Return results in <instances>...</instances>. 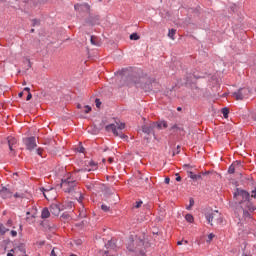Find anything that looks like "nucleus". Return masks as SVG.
Segmentation results:
<instances>
[{
  "mask_svg": "<svg viewBox=\"0 0 256 256\" xmlns=\"http://www.w3.org/2000/svg\"><path fill=\"white\" fill-rule=\"evenodd\" d=\"M233 195L237 207L243 211L244 219H251V213L256 209L251 202V194L247 190L237 188Z\"/></svg>",
  "mask_w": 256,
  "mask_h": 256,
  "instance_id": "f257e3e1",
  "label": "nucleus"
},
{
  "mask_svg": "<svg viewBox=\"0 0 256 256\" xmlns=\"http://www.w3.org/2000/svg\"><path fill=\"white\" fill-rule=\"evenodd\" d=\"M126 249L130 256H145V237L130 236L126 243Z\"/></svg>",
  "mask_w": 256,
  "mask_h": 256,
  "instance_id": "f03ea898",
  "label": "nucleus"
},
{
  "mask_svg": "<svg viewBox=\"0 0 256 256\" xmlns=\"http://www.w3.org/2000/svg\"><path fill=\"white\" fill-rule=\"evenodd\" d=\"M61 189L64 191V193H76L78 186L77 181L73 180V178H67L62 180L60 184Z\"/></svg>",
  "mask_w": 256,
  "mask_h": 256,
  "instance_id": "7ed1b4c3",
  "label": "nucleus"
},
{
  "mask_svg": "<svg viewBox=\"0 0 256 256\" xmlns=\"http://www.w3.org/2000/svg\"><path fill=\"white\" fill-rule=\"evenodd\" d=\"M123 129H125V123H116V124H109L106 126V131H112L116 137H120V139H125V134H123Z\"/></svg>",
  "mask_w": 256,
  "mask_h": 256,
  "instance_id": "20e7f679",
  "label": "nucleus"
},
{
  "mask_svg": "<svg viewBox=\"0 0 256 256\" xmlns=\"http://www.w3.org/2000/svg\"><path fill=\"white\" fill-rule=\"evenodd\" d=\"M206 220L210 225L214 223H223V219L221 218V213L215 210L213 212H208L205 214Z\"/></svg>",
  "mask_w": 256,
  "mask_h": 256,
  "instance_id": "39448f33",
  "label": "nucleus"
},
{
  "mask_svg": "<svg viewBox=\"0 0 256 256\" xmlns=\"http://www.w3.org/2000/svg\"><path fill=\"white\" fill-rule=\"evenodd\" d=\"M24 144L26 145V149H28V151H33V149L37 147V139L35 137L25 138Z\"/></svg>",
  "mask_w": 256,
  "mask_h": 256,
  "instance_id": "423d86ee",
  "label": "nucleus"
},
{
  "mask_svg": "<svg viewBox=\"0 0 256 256\" xmlns=\"http://www.w3.org/2000/svg\"><path fill=\"white\" fill-rule=\"evenodd\" d=\"M249 90L247 88H241L237 92L233 93V97H235L236 101H243L247 97Z\"/></svg>",
  "mask_w": 256,
  "mask_h": 256,
  "instance_id": "0eeeda50",
  "label": "nucleus"
},
{
  "mask_svg": "<svg viewBox=\"0 0 256 256\" xmlns=\"http://www.w3.org/2000/svg\"><path fill=\"white\" fill-rule=\"evenodd\" d=\"M7 141L9 150L11 151V153H13V155H15V149H17V138L13 136H8Z\"/></svg>",
  "mask_w": 256,
  "mask_h": 256,
  "instance_id": "6e6552de",
  "label": "nucleus"
},
{
  "mask_svg": "<svg viewBox=\"0 0 256 256\" xmlns=\"http://www.w3.org/2000/svg\"><path fill=\"white\" fill-rule=\"evenodd\" d=\"M74 9L75 11H80L82 13H89V11H91V6L87 3L84 4H75L74 5Z\"/></svg>",
  "mask_w": 256,
  "mask_h": 256,
  "instance_id": "1a4fd4ad",
  "label": "nucleus"
},
{
  "mask_svg": "<svg viewBox=\"0 0 256 256\" xmlns=\"http://www.w3.org/2000/svg\"><path fill=\"white\" fill-rule=\"evenodd\" d=\"M157 122H152L150 124H146L142 127L143 133H146L147 135H151L153 133V130L156 129Z\"/></svg>",
  "mask_w": 256,
  "mask_h": 256,
  "instance_id": "9d476101",
  "label": "nucleus"
},
{
  "mask_svg": "<svg viewBox=\"0 0 256 256\" xmlns=\"http://www.w3.org/2000/svg\"><path fill=\"white\" fill-rule=\"evenodd\" d=\"M26 215H30L26 217V221L28 223H35V218L37 217V208H33L31 211L26 212Z\"/></svg>",
  "mask_w": 256,
  "mask_h": 256,
  "instance_id": "9b49d317",
  "label": "nucleus"
},
{
  "mask_svg": "<svg viewBox=\"0 0 256 256\" xmlns=\"http://www.w3.org/2000/svg\"><path fill=\"white\" fill-rule=\"evenodd\" d=\"M11 227H13V221L10 219L6 222L5 225H3V224L0 225V234L5 235L7 233V231H9V229H11Z\"/></svg>",
  "mask_w": 256,
  "mask_h": 256,
  "instance_id": "f8f14e48",
  "label": "nucleus"
},
{
  "mask_svg": "<svg viewBox=\"0 0 256 256\" xmlns=\"http://www.w3.org/2000/svg\"><path fill=\"white\" fill-rule=\"evenodd\" d=\"M13 194L11 193V190L7 189V188H3L0 191V197H2V199H9Z\"/></svg>",
  "mask_w": 256,
  "mask_h": 256,
  "instance_id": "ddd939ff",
  "label": "nucleus"
},
{
  "mask_svg": "<svg viewBox=\"0 0 256 256\" xmlns=\"http://www.w3.org/2000/svg\"><path fill=\"white\" fill-rule=\"evenodd\" d=\"M50 212L52 215H59V213H61V209L57 204H52L50 207Z\"/></svg>",
  "mask_w": 256,
  "mask_h": 256,
  "instance_id": "4468645a",
  "label": "nucleus"
},
{
  "mask_svg": "<svg viewBox=\"0 0 256 256\" xmlns=\"http://www.w3.org/2000/svg\"><path fill=\"white\" fill-rule=\"evenodd\" d=\"M50 215H51V212L49 211V209L44 208L42 210V214H41L42 219H49Z\"/></svg>",
  "mask_w": 256,
  "mask_h": 256,
  "instance_id": "2eb2a0df",
  "label": "nucleus"
},
{
  "mask_svg": "<svg viewBox=\"0 0 256 256\" xmlns=\"http://www.w3.org/2000/svg\"><path fill=\"white\" fill-rule=\"evenodd\" d=\"M167 129V122H156V129Z\"/></svg>",
  "mask_w": 256,
  "mask_h": 256,
  "instance_id": "dca6fc26",
  "label": "nucleus"
},
{
  "mask_svg": "<svg viewBox=\"0 0 256 256\" xmlns=\"http://www.w3.org/2000/svg\"><path fill=\"white\" fill-rule=\"evenodd\" d=\"M89 167H91V169H88V171H95V169H97V163L93 160H90L88 162Z\"/></svg>",
  "mask_w": 256,
  "mask_h": 256,
  "instance_id": "f3484780",
  "label": "nucleus"
},
{
  "mask_svg": "<svg viewBox=\"0 0 256 256\" xmlns=\"http://www.w3.org/2000/svg\"><path fill=\"white\" fill-rule=\"evenodd\" d=\"M175 33H177V30H176V29H171V30H169V32H168V37H169L170 39H172V41H175Z\"/></svg>",
  "mask_w": 256,
  "mask_h": 256,
  "instance_id": "a211bd4d",
  "label": "nucleus"
},
{
  "mask_svg": "<svg viewBox=\"0 0 256 256\" xmlns=\"http://www.w3.org/2000/svg\"><path fill=\"white\" fill-rule=\"evenodd\" d=\"M236 165H241V162H235V163H233V164L229 167L228 173H231V174L235 173V166H236Z\"/></svg>",
  "mask_w": 256,
  "mask_h": 256,
  "instance_id": "6ab92c4d",
  "label": "nucleus"
},
{
  "mask_svg": "<svg viewBox=\"0 0 256 256\" xmlns=\"http://www.w3.org/2000/svg\"><path fill=\"white\" fill-rule=\"evenodd\" d=\"M188 177H190V179H201V175H197V174H193V172H188Z\"/></svg>",
  "mask_w": 256,
  "mask_h": 256,
  "instance_id": "aec40b11",
  "label": "nucleus"
},
{
  "mask_svg": "<svg viewBox=\"0 0 256 256\" xmlns=\"http://www.w3.org/2000/svg\"><path fill=\"white\" fill-rule=\"evenodd\" d=\"M185 219L188 223H193V221H195V218L191 214H186Z\"/></svg>",
  "mask_w": 256,
  "mask_h": 256,
  "instance_id": "412c9836",
  "label": "nucleus"
},
{
  "mask_svg": "<svg viewBox=\"0 0 256 256\" xmlns=\"http://www.w3.org/2000/svg\"><path fill=\"white\" fill-rule=\"evenodd\" d=\"M222 114H223L224 119H228V117H229V108H223L222 109Z\"/></svg>",
  "mask_w": 256,
  "mask_h": 256,
  "instance_id": "4be33fe9",
  "label": "nucleus"
},
{
  "mask_svg": "<svg viewBox=\"0 0 256 256\" xmlns=\"http://www.w3.org/2000/svg\"><path fill=\"white\" fill-rule=\"evenodd\" d=\"M131 41H139V35L137 33H133L130 35Z\"/></svg>",
  "mask_w": 256,
  "mask_h": 256,
  "instance_id": "5701e85b",
  "label": "nucleus"
},
{
  "mask_svg": "<svg viewBox=\"0 0 256 256\" xmlns=\"http://www.w3.org/2000/svg\"><path fill=\"white\" fill-rule=\"evenodd\" d=\"M90 41H91L92 45L99 46V42L97 41V37L91 36Z\"/></svg>",
  "mask_w": 256,
  "mask_h": 256,
  "instance_id": "b1692460",
  "label": "nucleus"
},
{
  "mask_svg": "<svg viewBox=\"0 0 256 256\" xmlns=\"http://www.w3.org/2000/svg\"><path fill=\"white\" fill-rule=\"evenodd\" d=\"M32 25H33V27H38V25H41V21H39L38 19H33Z\"/></svg>",
  "mask_w": 256,
  "mask_h": 256,
  "instance_id": "393cba45",
  "label": "nucleus"
},
{
  "mask_svg": "<svg viewBox=\"0 0 256 256\" xmlns=\"http://www.w3.org/2000/svg\"><path fill=\"white\" fill-rule=\"evenodd\" d=\"M193 205H195V200H193V198H190V205L186 207V209L188 211H191V208L193 207Z\"/></svg>",
  "mask_w": 256,
  "mask_h": 256,
  "instance_id": "a878e982",
  "label": "nucleus"
},
{
  "mask_svg": "<svg viewBox=\"0 0 256 256\" xmlns=\"http://www.w3.org/2000/svg\"><path fill=\"white\" fill-rule=\"evenodd\" d=\"M84 113H91V106H89V105H86V106H84Z\"/></svg>",
  "mask_w": 256,
  "mask_h": 256,
  "instance_id": "bb28decb",
  "label": "nucleus"
},
{
  "mask_svg": "<svg viewBox=\"0 0 256 256\" xmlns=\"http://www.w3.org/2000/svg\"><path fill=\"white\" fill-rule=\"evenodd\" d=\"M101 209H102V211H105V212H107V211L110 210L109 206H107V205H105V204H102V205H101Z\"/></svg>",
  "mask_w": 256,
  "mask_h": 256,
  "instance_id": "cd10ccee",
  "label": "nucleus"
},
{
  "mask_svg": "<svg viewBox=\"0 0 256 256\" xmlns=\"http://www.w3.org/2000/svg\"><path fill=\"white\" fill-rule=\"evenodd\" d=\"M215 238V235L214 234H209L208 235V243H211V241H213V239Z\"/></svg>",
  "mask_w": 256,
  "mask_h": 256,
  "instance_id": "c85d7f7f",
  "label": "nucleus"
},
{
  "mask_svg": "<svg viewBox=\"0 0 256 256\" xmlns=\"http://www.w3.org/2000/svg\"><path fill=\"white\" fill-rule=\"evenodd\" d=\"M95 105H96V107L99 109V107H101V100L96 99V100H95Z\"/></svg>",
  "mask_w": 256,
  "mask_h": 256,
  "instance_id": "c756f323",
  "label": "nucleus"
},
{
  "mask_svg": "<svg viewBox=\"0 0 256 256\" xmlns=\"http://www.w3.org/2000/svg\"><path fill=\"white\" fill-rule=\"evenodd\" d=\"M141 205H143V201L136 202V205H135L136 209H139Z\"/></svg>",
  "mask_w": 256,
  "mask_h": 256,
  "instance_id": "7c9ffc66",
  "label": "nucleus"
},
{
  "mask_svg": "<svg viewBox=\"0 0 256 256\" xmlns=\"http://www.w3.org/2000/svg\"><path fill=\"white\" fill-rule=\"evenodd\" d=\"M32 98H33V95L31 94V92H29L28 95H27L26 100L31 101Z\"/></svg>",
  "mask_w": 256,
  "mask_h": 256,
  "instance_id": "2f4dec72",
  "label": "nucleus"
},
{
  "mask_svg": "<svg viewBox=\"0 0 256 256\" xmlns=\"http://www.w3.org/2000/svg\"><path fill=\"white\" fill-rule=\"evenodd\" d=\"M10 235H12L13 237H17V231L11 230Z\"/></svg>",
  "mask_w": 256,
  "mask_h": 256,
  "instance_id": "473e14b6",
  "label": "nucleus"
},
{
  "mask_svg": "<svg viewBox=\"0 0 256 256\" xmlns=\"http://www.w3.org/2000/svg\"><path fill=\"white\" fill-rule=\"evenodd\" d=\"M36 153H37V155H42L43 149L38 148V149L36 150Z\"/></svg>",
  "mask_w": 256,
  "mask_h": 256,
  "instance_id": "72a5a7b5",
  "label": "nucleus"
},
{
  "mask_svg": "<svg viewBox=\"0 0 256 256\" xmlns=\"http://www.w3.org/2000/svg\"><path fill=\"white\" fill-rule=\"evenodd\" d=\"M170 181H171V179L169 177H167V178H165L164 183H166V185H169Z\"/></svg>",
  "mask_w": 256,
  "mask_h": 256,
  "instance_id": "f704fd0d",
  "label": "nucleus"
},
{
  "mask_svg": "<svg viewBox=\"0 0 256 256\" xmlns=\"http://www.w3.org/2000/svg\"><path fill=\"white\" fill-rule=\"evenodd\" d=\"M78 194H79V202H81L82 200H83V195L81 194V192H78Z\"/></svg>",
  "mask_w": 256,
  "mask_h": 256,
  "instance_id": "c9c22d12",
  "label": "nucleus"
},
{
  "mask_svg": "<svg viewBox=\"0 0 256 256\" xmlns=\"http://www.w3.org/2000/svg\"><path fill=\"white\" fill-rule=\"evenodd\" d=\"M80 217H82V218L87 217V214H86L84 211H82V212L80 213Z\"/></svg>",
  "mask_w": 256,
  "mask_h": 256,
  "instance_id": "e433bc0d",
  "label": "nucleus"
},
{
  "mask_svg": "<svg viewBox=\"0 0 256 256\" xmlns=\"http://www.w3.org/2000/svg\"><path fill=\"white\" fill-rule=\"evenodd\" d=\"M176 181H181V176H179V174H176Z\"/></svg>",
  "mask_w": 256,
  "mask_h": 256,
  "instance_id": "4c0bfd02",
  "label": "nucleus"
},
{
  "mask_svg": "<svg viewBox=\"0 0 256 256\" xmlns=\"http://www.w3.org/2000/svg\"><path fill=\"white\" fill-rule=\"evenodd\" d=\"M100 255H102V256H109V255L107 254V251L100 252Z\"/></svg>",
  "mask_w": 256,
  "mask_h": 256,
  "instance_id": "58836bf2",
  "label": "nucleus"
},
{
  "mask_svg": "<svg viewBox=\"0 0 256 256\" xmlns=\"http://www.w3.org/2000/svg\"><path fill=\"white\" fill-rule=\"evenodd\" d=\"M24 91H27L28 93H30L29 91H31V88L26 87V88H24Z\"/></svg>",
  "mask_w": 256,
  "mask_h": 256,
  "instance_id": "ea45409f",
  "label": "nucleus"
},
{
  "mask_svg": "<svg viewBox=\"0 0 256 256\" xmlns=\"http://www.w3.org/2000/svg\"><path fill=\"white\" fill-rule=\"evenodd\" d=\"M108 162H109V163H113V157H109V158H108Z\"/></svg>",
  "mask_w": 256,
  "mask_h": 256,
  "instance_id": "a19ab883",
  "label": "nucleus"
},
{
  "mask_svg": "<svg viewBox=\"0 0 256 256\" xmlns=\"http://www.w3.org/2000/svg\"><path fill=\"white\" fill-rule=\"evenodd\" d=\"M177 245H183V240L178 241V242H177Z\"/></svg>",
  "mask_w": 256,
  "mask_h": 256,
  "instance_id": "79ce46f5",
  "label": "nucleus"
},
{
  "mask_svg": "<svg viewBox=\"0 0 256 256\" xmlns=\"http://www.w3.org/2000/svg\"><path fill=\"white\" fill-rule=\"evenodd\" d=\"M121 81H125V76H120Z\"/></svg>",
  "mask_w": 256,
  "mask_h": 256,
  "instance_id": "37998d69",
  "label": "nucleus"
},
{
  "mask_svg": "<svg viewBox=\"0 0 256 256\" xmlns=\"http://www.w3.org/2000/svg\"><path fill=\"white\" fill-rule=\"evenodd\" d=\"M18 96H19V97H23V92H20V93L18 94Z\"/></svg>",
  "mask_w": 256,
  "mask_h": 256,
  "instance_id": "c03bdc74",
  "label": "nucleus"
},
{
  "mask_svg": "<svg viewBox=\"0 0 256 256\" xmlns=\"http://www.w3.org/2000/svg\"><path fill=\"white\" fill-rule=\"evenodd\" d=\"M44 197L45 199H49V197H47V193L44 192Z\"/></svg>",
  "mask_w": 256,
  "mask_h": 256,
  "instance_id": "a18cd8bd",
  "label": "nucleus"
},
{
  "mask_svg": "<svg viewBox=\"0 0 256 256\" xmlns=\"http://www.w3.org/2000/svg\"><path fill=\"white\" fill-rule=\"evenodd\" d=\"M184 245H187V243H189V241L185 240L183 241Z\"/></svg>",
  "mask_w": 256,
  "mask_h": 256,
  "instance_id": "49530a36",
  "label": "nucleus"
},
{
  "mask_svg": "<svg viewBox=\"0 0 256 256\" xmlns=\"http://www.w3.org/2000/svg\"><path fill=\"white\" fill-rule=\"evenodd\" d=\"M172 129H177V125L172 126Z\"/></svg>",
  "mask_w": 256,
  "mask_h": 256,
  "instance_id": "de8ad7c7",
  "label": "nucleus"
},
{
  "mask_svg": "<svg viewBox=\"0 0 256 256\" xmlns=\"http://www.w3.org/2000/svg\"><path fill=\"white\" fill-rule=\"evenodd\" d=\"M40 245H45V241L40 242Z\"/></svg>",
  "mask_w": 256,
  "mask_h": 256,
  "instance_id": "09e8293b",
  "label": "nucleus"
},
{
  "mask_svg": "<svg viewBox=\"0 0 256 256\" xmlns=\"http://www.w3.org/2000/svg\"><path fill=\"white\" fill-rule=\"evenodd\" d=\"M7 256H13V253L10 252V253L7 254Z\"/></svg>",
  "mask_w": 256,
  "mask_h": 256,
  "instance_id": "8fccbe9b",
  "label": "nucleus"
},
{
  "mask_svg": "<svg viewBox=\"0 0 256 256\" xmlns=\"http://www.w3.org/2000/svg\"><path fill=\"white\" fill-rule=\"evenodd\" d=\"M77 107H78V109H81V104H78Z\"/></svg>",
  "mask_w": 256,
  "mask_h": 256,
  "instance_id": "3c124183",
  "label": "nucleus"
},
{
  "mask_svg": "<svg viewBox=\"0 0 256 256\" xmlns=\"http://www.w3.org/2000/svg\"><path fill=\"white\" fill-rule=\"evenodd\" d=\"M31 33H35V29H31Z\"/></svg>",
  "mask_w": 256,
  "mask_h": 256,
  "instance_id": "603ef678",
  "label": "nucleus"
},
{
  "mask_svg": "<svg viewBox=\"0 0 256 256\" xmlns=\"http://www.w3.org/2000/svg\"><path fill=\"white\" fill-rule=\"evenodd\" d=\"M177 111H181V107H178V108H177Z\"/></svg>",
  "mask_w": 256,
  "mask_h": 256,
  "instance_id": "864d4df0",
  "label": "nucleus"
},
{
  "mask_svg": "<svg viewBox=\"0 0 256 256\" xmlns=\"http://www.w3.org/2000/svg\"><path fill=\"white\" fill-rule=\"evenodd\" d=\"M46 193H47V194H49V193H51V191H49V190H46Z\"/></svg>",
  "mask_w": 256,
  "mask_h": 256,
  "instance_id": "5fc2aeb1",
  "label": "nucleus"
},
{
  "mask_svg": "<svg viewBox=\"0 0 256 256\" xmlns=\"http://www.w3.org/2000/svg\"><path fill=\"white\" fill-rule=\"evenodd\" d=\"M14 252H15V250H14V249H12V250H11V253H14Z\"/></svg>",
  "mask_w": 256,
  "mask_h": 256,
  "instance_id": "6e6d98bb",
  "label": "nucleus"
},
{
  "mask_svg": "<svg viewBox=\"0 0 256 256\" xmlns=\"http://www.w3.org/2000/svg\"><path fill=\"white\" fill-rule=\"evenodd\" d=\"M80 153H83V148L80 150Z\"/></svg>",
  "mask_w": 256,
  "mask_h": 256,
  "instance_id": "4d7b16f0",
  "label": "nucleus"
},
{
  "mask_svg": "<svg viewBox=\"0 0 256 256\" xmlns=\"http://www.w3.org/2000/svg\"><path fill=\"white\" fill-rule=\"evenodd\" d=\"M184 167H189V165H184Z\"/></svg>",
  "mask_w": 256,
  "mask_h": 256,
  "instance_id": "13d9d810",
  "label": "nucleus"
},
{
  "mask_svg": "<svg viewBox=\"0 0 256 256\" xmlns=\"http://www.w3.org/2000/svg\"><path fill=\"white\" fill-rule=\"evenodd\" d=\"M70 256H77V255H75V254H72V255H70Z\"/></svg>",
  "mask_w": 256,
  "mask_h": 256,
  "instance_id": "bf43d9fd",
  "label": "nucleus"
},
{
  "mask_svg": "<svg viewBox=\"0 0 256 256\" xmlns=\"http://www.w3.org/2000/svg\"><path fill=\"white\" fill-rule=\"evenodd\" d=\"M102 161H103V163H105V159H103Z\"/></svg>",
  "mask_w": 256,
  "mask_h": 256,
  "instance_id": "052dcab7",
  "label": "nucleus"
},
{
  "mask_svg": "<svg viewBox=\"0 0 256 256\" xmlns=\"http://www.w3.org/2000/svg\"><path fill=\"white\" fill-rule=\"evenodd\" d=\"M15 197H19L17 194H15Z\"/></svg>",
  "mask_w": 256,
  "mask_h": 256,
  "instance_id": "680f3d73",
  "label": "nucleus"
}]
</instances>
